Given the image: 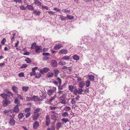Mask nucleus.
Returning a JSON list of instances; mask_svg holds the SVG:
<instances>
[{
    "mask_svg": "<svg viewBox=\"0 0 130 130\" xmlns=\"http://www.w3.org/2000/svg\"><path fill=\"white\" fill-rule=\"evenodd\" d=\"M25 61L27 63H29L31 62L32 61L29 58H27Z\"/></svg>",
    "mask_w": 130,
    "mask_h": 130,
    "instance_id": "f704fd0d",
    "label": "nucleus"
},
{
    "mask_svg": "<svg viewBox=\"0 0 130 130\" xmlns=\"http://www.w3.org/2000/svg\"><path fill=\"white\" fill-rule=\"evenodd\" d=\"M6 94L7 95V98H9L11 99L13 97V94L11 92L8 91L6 92Z\"/></svg>",
    "mask_w": 130,
    "mask_h": 130,
    "instance_id": "39448f33",
    "label": "nucleus"
},
{
    "mask_svg": "<svg viewBox=\"0 0 130 130\" xmlns=\"http://www.w3.org/2000/svg\"><path fill=\"white\" fill-rule=\"evenodd\" d=\"M30 114L31 113L30 112L26 113L25 115L26 118H27L28 117H29L30 116Z\"/></svg>",
    "mask_w": 130,
    "mask_h": 130,
    "instance_id": "864d4df0",
    "label": "nucleus"
},
{
    "mask_svg": "<svg viewBox=\"0 0 130 130\" xmlns=\"http://www.w3.org/2000/svg\"><path fill=\"white\" fill-rule=\"evenodd\" d=\"M6 41V39L4 38L2 41L1 43L3 45H4Z\"/></svg>",
    "mask_w": 130,
    "mask_h": 130,
    "instance_id": "c03bdc74",
    "label": "nucleus"
},
{
    "mask_svg": "<svg viewBox=\"0 0 130 130\" xmlns=\"http://www.w3.org/2000/svg\"><path fill=\"white\" fill-rule=\"evenodd\" d=\"M35 77L36 78H39L41 76V74L39 73H38L37 74H36Z\"/></svg>",
    "mask_w": 130,
    "mask_h": 130,
    "instance_id": "72a5a7b5",
    "label": "nucleus"
},
{
    "mask_svg": "<svg viewBox=\"0 0 130 130\" xmlns=\"http://www.w3.org/2000/svg\"><path fill=\"white\" fill-rule=\"evenodd\" d=\"M51 128V130H55V126L53 125H52Z\"/></svg>",
    "mask_w": 130,
    "mask_h": 130,
    "instance_id": "052dcab7",
    "label": "nucleus"
},
{
    "mask_svg": "<svg viewBox=\"0 0 130 130\" xmlns=\"http://www.w3.org/2000/svg\"><path fill=\"white\" fill-rule=\"evenodd\" d=\"M39 113L34 115L33 116V120L35 121L37 120L39 118Z\"/></svg>",
    "mask_w": 130,
    "mask_h": 130,
    "instance_id": "2eb2a0df",
    "label": "nucleus"
},
{
    "mask_svg": "<svg viewBox=\"0 0 130 130\" xmlns=\"http://www.w3.org/2000/svg\"><path fill=\"white\" fill-rule=\"evenodd\" d=\"M36 43L35 42L34 43L32 44L31 45V46L30 48L31 49H34L36 47Z\"/></svg>",
    "mask_w": 130,
    "mask_h": 130,
    "instance_id": "c85d7f7f",
    "label": "nucleus"
},
{
    "mask_svg": "<svg viewBox=\"0 0 130 130\" xmlns=\"http://www.w3.org/2000/svg\"><path fill=\"white\" fill-rule=\"evenodd\" d=\"M12 89L13 91L15 93H17L18 92V88L17 87L13 86L12 87Z\"/></svg>",
    "mask_w": 130,
    "mask_h": 130,
    "instance_id": "ddd939ff",
    "label": "nucleus"
},
{
    "mask_svg": "<svg viewBox=\"0 0 130 130\" xmlns=\"http://www.w3.org/2000/svg\"><path fill=\"white\" fill-rule=\"evenodd\" d=\"M32 98L33 100L34 101H42V100H40V98L38 96H35L34 95L33 96Z\"/></svg>",
    "mask_w": 130,
    "mask_h": 130,
    "instance_id": "0eeeda50",
    "label": "nucleus"
},
{
    "mask_svg": "<svg viewBox=\"0 0 130 130\" xmlns=\"http://www.w3.org/2000/svg\"><path fill=\"white\" fill-rule=\"evenodd\" d=\"M74 99H72L71 101V103L72 105H74L76 103L75 101L74 100Z\"/></svg>",
    "mask_w": 130,
    "mask_h": 130,
    "instance_id": "bf43d9fd",
    "label": "nucleus"
},
{
    "mask_svg": "<svg viewBox=\"0 0 130 130\" xmlns=\"http://www.w3.org/2000/svg\"><path fill=\"white\" fill-rule=\"evenodd\" d=\"M15 34L13 33L12 34V38H11V40L15 38Z\"/></svg>",
    "mask_w": 130,
    "mask_h": 130,
    "instance_id": "69168bd1",
    "label": "nucleus"
},
{
    "mask_svg": "<svg viewBox=\"0 0 130 130\" xmlns=\"http://www.w3.org/2000/svg\"><path fill=\"white\" fill-rule=\"evenodd\" d=\"M41 46H37L36 47H35V52L38 53H40L41 50L42 49V48H41Z\"/></svg>",
    "mask_w": 130,
    "mask_h": 130,
    "instance_id": "423d86ee",
    "label": "nucleus"
},
{
    "mask_svg": "<svg viewBox=\"0 0 130 130\" xmlns=\"http://www.w3.org/2000/svg\"><path fill=\"white\" fill-rule=\"evenodd\" d=\"M73 58L74 60L77 61L79 59V57L77 55H75L73 56Z\"/></svg>",
    "mask_w": 130,
    "mask_h": 130,
    "instance_id": "412c9836",
    "label": "nucleus"
},
{
    "mask_svg": "<svg viewBox=\"0 0 130 130\" xmlns=\"http://www.w3.org/2000/svg\"><path fill=\"white\" fill-rule=\"evenodd\" d=\"M50 70V69L47 67H45L41 69L40 71V73L43 74L44 73L47 72Z\"/></svg>",
    "mask_w": 130,
    "mask_h": 130,
    "instance_id": "f257e3e1",
    "label": "nucleus"
},
{
    "mask_svg": "<svg viewBox=\"0 0 130 130\" xmlns=\"http://www.w3.org/2000/svg\"><path fill=\"white\" fill-rule=\"evenodd\" d=\"M46 98V97L45 96H44L43 95L42 96H40L41 99L40 100H42V101L44 99H45Z\"/></svg>",
    "mask_w": 130,
    "mask_h": 130,
    "instance_id": "5fc2aeb1",
    "label": "nucleus"
},
{
    "mask_svg": "<svg viewBox=\"0 0 130 130\" xmlns=\"http://www.w3.org/2000/svg\"><path fill=\"white\" fill-rule=\"evenodd\" d=\"M89 80L91 81H93L94 80V76L90 74L88 76Z\"/></svg>",
    "mask_w": 130,
    "mask_h": 130,
    "instance_id": "f3484780",
    "label": "nucleus"
},
{
    "mask_svg": "<svg viewBox=\"0 0 130 130\" xmlns=\"http://www.w3.org/2000/svg\"><path fill=\"white\" fill-rule=\"evenodd\" d=\"M56 98V96L55 95L53 96L52 98H51L50 100H49V101L50 102H51L52 101L54 100Z\"/></svg>",
    "mask_w": 130,
    "mask_h": 130,
    "instance_id": "13d9d810",
    "label": "nucleus"
},
{
    "mask_svg": "<svg viewBox=\"0 0 130 130\" xmlns=\"http://www.w3.org/2000/svg\"><path fill=\"white\" fill-rule=\"evenodd\" d=\"M69 115L67 112H64L62 113V116L64 117L68 116Z\"/></svg>",
    "mask_w": 130,
    "mask_h": 130,
    "instance_id": "58836bf2",
    "label": "nucleus"
},
{
    "mask_svg": "<svg viewBox=\"0 0 130 130\" xmlns=\"http://www.w3.org/2000/svg\"><path fill=\"white\" fill-rule=\"evenodd\" d=\"M73 92V94L75 95H77V94L78 93V90H74Z\"/></svg>",
    "mask_w": 130,
    "mask_h": 130,
    "instance_id": "de8ad7c7",
    "label": "nucleus"
},
{
    "mask_svg": "<svg viewBox=\"0 0 130 130\" xmlns=\"http://www.w3.org/2000/svg\"><path fill=\"white\" fill-rule=\"evenodd\" d=\"M51 119L53 120L54 121H56V120L57 117L56 115H52L51 116Z\"/></svg>",
    "mask_w": 130,
    "mask_h": 130,
    "instance_id": "bb28decb",
    "label": "nucleus"
},
{
    "mask_svg": "<svg viewBox=\"0 0 130 130\" xmlns=\"http://www.w3.org/2000/svg\"><path fill=\"white\" fill-rule=\"evenodd\" d=\"M67 50L66 49H63L60 51L59 53L61 54H66L67 53Z\"/></svg>",
    "mask_w": 130,
    "mask_h": 130,
    "instance_id": "9b49d317",
    "label": "nucleus"
},
{
    "mask_svg": "<svg viewBox=\"0 0 130 130\" xmlns=\"http://www.w3.org/2000/svg\"><path fill=\"white\" fill-rule=\"evenodd\" d=\"M50 58L49 57L45 56L43 58V60L45 61H48Z\"/></svg>",
    "mask_w": 130,
    "mask_h": 130,
    "instance_id": "a19ab883",
    "label": "nucleus"
},
{
    "mask_svg": "<svg viewBox=\"0 0 130 130\" xmlns=\"http://www.w3.org/2000/svg\"><path fill=\"white\" fill-rule=\"evenodd\" d=\"M67 18L69 20H71L74 19L72 15H67Z\"/></svg>",
    "mask_w": 130,
    "mask_h": 130,
    "instance_id": "e433bc0d",
    "label": "nucleus"
},
{
    "mask_svg": "<svg viewBox=\"0 0 130 130\" xmlns=\"http://www.w3.org/2000/svg\"><path fill=\"white\" fill-rule=\"evenodd\" d=\"M40 108H37L35 109L34 111V113H36L39 111Z\"/></svg>",
    "mask_w": 130,
    "mask_h": 130,
    "instance_id": "603ef678",
    "label": "nucleus"
},
{
    "mask_svg": "<svg viewBox=\"0 0 130 130\" xmlns=\"http://www.w3.org/2000/svg\"><path fill=\"white\" fill-rule=\"evenodd\" d=\"M85 83L83 82H81L79 84V86L80 88H82L85 85Z\"/></svg>",
    "mask_w": 130,
    "mask_h": 130,
    "instance_id": "4be33fe9",
    "label": "nucleus"
},
{
    "mask_svg": "<svg viewBox=\"0 0 130 130\" xmlns=\"http://www.w3.org/2000/svg\"><path fill=\"white\" fill-rule=\"evenodd\" d=\"M38 68L37 67H36L32 69V71L33 72H35V70Z\"/></svg>",
    "mask_w": 130,
    "mask_h": 130,
    "instance_id": "0e129e2a",
    "label": "nucleus"
},
{
    "mask_svg": "<svg viewBox=\"0 0 130 130\" xmlns=\"http://www.w3.org/2000/svg\"><path fill=\"white\" fill-rule=\"evenodd\" d=\"M30 54L29 52H24L23 53V55H29Z\"/></svg>",
    "mask_w": 130,
    "mask_h": 130,
    "instance_id": "e2e57ef3",
    "label": "nucleus"
},
{
    "mask_svg": "<svg viewBox=\"0 0 130 130\" xmlns=\"http://www.w3.org/2000/svg\"><path fill=\"white\" fill-rule=\"evenodd\" d=\"M33 13L35 15L38 16L40 14V12L37 10H34Z\"/></svg>",
    "mask_w": 130,
    "mask_h": 130,
    "instance_id": "dca6fc26",
    "label": "nucleus"
},
{
    "mask_svg": "<svg viewBox=\"0 0 130 130\" xmlns=\"http://www.w3.org/2000/svg\"><path fill=\"white\" fill-rule=\"evenodd\" d=\"M78 91V94H82V92L83 91V89L81 88H80L79 89Z\"/></svg>",
    "mask_w": 130,
    "mask_h": 130,
    "instance_id": "09e8293b",
    "label": "nucleus"
},
{
    "mask_svg": "<svg viewBox=\"0 0 130 130\" xmlns=\"http://www.w3.org/2000/svg\"><path fill=\"white\" fill-rule=\"evenodd\" d=\"M11 102L9 101L8 99L7 98L5 99V100L3 101L2 102V104L3 106H6L10 104Z\"/></svg>",
    "mask_w": 130,
    "mask_h": 130,
    "instance_id": "f03ea898",
    "label": "nucleus"
},
{
    "mask_svg": "<svg viewBox=\"0 0 130 130\" xmlns=\"http://www.w3.org/2000/svg\"><path fill=\"white\" fill-rule=\"evenodd\" d=\"M24 116V115L23 113H19L18 116V118L19 120L22 119Z\"/></svg>",
    "mask_w": 130,
    "mask_h": 130,
    "instance_id": "5701e85b",
    "label": "nucleus"
},
{
    "mask_svg": "<svg viewBox=\"0 0 130 130\" xmlns=\"http://www.w3.org/2000/svg\"><path fill=\"white\" fill-rule=\"evenodd\" d=\"M69 90L71 92L73 91V86L70 85L68 86Z\"/></svg>",
    "mask_w": 130,
    "mask_h": 130,
    "instance_id": "cd10ccee",
    "label": "nucleus"
},
{
    "mask_svg": "<svg viewBox=\"0 0 130 130\" xmlns=\"http://www.w3.org/2000/svg\"><path fill=\"white\" fill-rule=\"evenodd\" d=\"M54 74L51 72H48L47 75V76L48 77H52L54 75Z\"/></svg>",
    "mask_w": 130,
    "mask_h": 130,
    "instance_id": "c756f323",
    "label": "nucleus"
},
{
    "mask_svg": "<svg viewBox=\"0 0 130 130\" xmlns=\"http://www.w3.org/2000/svg\"><path fill=\"white\" fill-rule=\"evenodd\" d=\"M54 92L53 91H52V90L51 89L48 90L47 92L48 95L50 96L52 95Z\"/></svg>",
    "mask_w": 130,
    "mask_h": 130,
    "instance_id": "a878e982",
    "label": "nucleus"
},
{
    "mask_svg": "<svg viewBox=\"0 0 130 130\" xmlns=\"http://www.w3.org/2000/svg\"><path fill=\"white\" fill-rule=\"evenodd\" d=\"M66 63L65 62H63L61 60L59 62V64L61 65H65Z\"/></svg>",
    "mask_w": 130,
    "mask_h": 130,
    "instance_id": "8fccbe9b",
    "label": "nucleus"
},
{
    "mask_svg": "<svg viewBox=\"0 0 130 130\" xmlns=\"http://www.w3.org/2000/svg\"><path fill=\"white\" fill-rule=\"evenodd\" d=\"M34 3L35 4L38 6H41V3L38 0H35Z\"/></svg>",
    "mask_w": 130,
    "mask_h": 130,
    "instance_id": "393cba45",
    "label": "nucleus"
},
{
    "mask_svg": "<svg viewBox=\"0 0 130 130\" xmlns=\"http://www.w3.org/2000/svg\"><path fill=\"white\" fill-rule=\"evenodd\" d=\"M42 55H43L44 56H45L47 57L48 56H49L50 55V54L48 53H43L42 54Z\"/></svg>",
    "mask_w": 130,
    "mask_h": 130,
    "instance_id": "37998d69",
    "label": "nucleus"
},
{
    "mask_svg": "<svg viewBox=\"0 0 130 130\" xmlns=\"http://www.w3.org/2000/svg\"><path fill=\"white\" fill-rule=\"evenodd\" d=\"M61 47L62 44H58L57 45H56L54 47V49L55 50H58L60 49Z\"/></svg>",
    "mask_w": 130,
    "mask_h": 130,
    "instance_id": "4468645a",
    "label": "nucleus"
},
{
    "mask_svg": "<svg viewBox=\"0 0 130 130\" xmlns=\"http://www.w3.org/2000/svg\"><path fill=\"white\" fill-rule=\"evenodd\" d=\"M15 121L12 118H10L9 119V124L13 126L15 123Z\"/></svg>",
    "mask_w": 130,
    "mask_h": 130,
    "instance_id": "1a4fd4ad",
    "label": "nucleus"
},
{
    "mask_svg": "<svg viewBox=\"0 0 130 130\" xmlns=\"http://www.w3.org/2000/svg\"><path fill=\"white\" fill-rule=\"evenodd\" d=\"M61 21H64L67 18L66 17H64L63 16L60 17H59Z\"/></svg>",
    "mask_w": 130,
    "mask_h": 130,
    "instance_id": "ea45409f",
    "label": "nucleus"
},
{
    "mask_svg": "<svg viewBox=\"0 0 130 130\" xmlns=\"http://www.w3.org/2000/svg\"><path fill=\"white\" fill-rule=\"evenodd\" d=\"M53 72L56 75L55 77H57V75L58 74L59 71L58 70L55 69L54 70Z\"/></svg>",
    "mask_w": 130,
    "mask_h": 130,
    "instance_id": "7c9ffc66",
    "label": "nucleus"
},
{
    "mask_svg": "<svg viewBox=\"0 0 130 130\" xmlns=\"http://www.w3.org/2000/svg\"><path fill=\"white\" fill-rule=\"evenodd\" d=\"M29 88L28 86H23L22 88V89L23 91L26 92L28 90Z\"/></svg>",
    "mask_w": 130,
    "mask_h": 130,
    "instance_id": "b1692460",
    "label": "nucleus"
},
{
    "mask_svg": "<svg viewBox=\"0 0 130 130\" xmlns=\"http://www.w3.org/2000/svg\"><path fill=\"white\" fill-rule=\"evenodd\" d=\"M0 96L4 99H7V95L5 93H3L0 94Z\"/></svg>",
    "mask_w": 130,
    "mask_h": 130,
    "instance_id": "a211bd4d",
    "label": "nucleus"
},
{
    "mask_svg": "<svg viewBox=\"0 0 130 130\" xmlns=\"http://www.w3.org/2000/svg\"><path fill=\"white\" fill-rule=\"evenodd\" d=\"M14 2L17 3H20L21 2V0H14Z\"/></svg>",
    "mask_w": 130,
    "mask_h": 130,
    "instance_id": "680f3d73",
    "label": "nucleus"
},
{
    "mask_svg": "<svg viewBox=\"0 0 130 130\" xmlns=\"http://www.w3.org/2000/svg\"><path fill=\"white\" fill-rule=\"evenodd\" d=\"M60 100L61 101L60 102V103L63 104H65L67 103L66 102V101L65 100V99H61Z\"/></svg>",
    "mask_w": 130,
    "mask_h": 130,
    "instance_id": "c9c22d12",
    "label": "nucleus"
},
{
    "mask_svg": "<svg viewBox=\"0 0 130 130\" xmlns=\"http://www.w3.org/2000/svg\"><path fill=\"white\" fill-rule=\"evenodd\" d=\"M30 109L31 108H26V109L25 110V112H28L29 111H30Z\"/></svg>",
    "mask_w": 130,
    "mask_h": 130,
    "instance_id": "6e6d98bb",
    "label": "nucleus"
},
{
    "mask_svg": "<svg viewBox=\"0 0 130 130\" xmlns=\"http://www.w3.org/2000/svg\"><path fill=\"white\" fill-rule=\"evenodd\" d=\"M63 123H62L61 122H59L56 124V127L57 129H59L60 128L62 127Z\"/></svg>",
    "mask_w": 130,
    "mask_h": 130,
    "instance_id": "f8f14e48",
    "label": "nucleus"
},
{
    "mask_svg": "<svg viewBox=\"0 0 130 130\" xmlns=\"http://www.w3.org/2000/svg\"><path fill=\"white\" fill-rule=\"evenodd\" d=\"M36 74L35 72H31L30 73V75L31 76H32Z\"/></svg>",
    "mask_w": 130,
    "mask_h": 130,
    "instance_id": "338daca9",
    "label": "nucleus"
},
{
    "mask_svg": "<svg viewBox=\"0 0 130 130\" xmlns=\"http://www.w3.org/2000/svg\"><path fill=\"white\" fill-rule=\"evenodd\" d=\"M71 109V108L69 106L66 107L64 108V110L65 111H69Z\"/></svg>",
    "mask_w": 130,
    "mask_h": 130,
    "instance_id": "4c0bfd02",
    "label": "nucleus"
},
{
    "mask_svg": "<svg viewBox=\"0 0 130 130\" xmlns=\"http://www.w3.org/2000/svg\"><path fill=\"white\" fill-rule=\"evenodd\" d=\"M5 65V62H4L3 63H0V67H2L3 66Z\"/></svg>",
    "mask_w": 130,
    "mask_h": 130,
    "instance_id": "774afa93",
    "label": "nucleus"
},
{
    "mask_svg": "<svg viewBox=\"0 0 130 130\" xmlns=\"http://www.w3.org/2000/svg\"><path fill=\"white\" fill-rule=\"evenodd\" d=\"M66 84L64 83L63 84L62 86L59 85V86H58V89L60 90H62L64 87H66Z\"/></svg>",
    "mask_w": 130,
    "mask_h": 130,
    "instance_id": "aec40b11",
    "label": "nucleus"
},
{
    "mask_svg": "<svg viewBox=\"0 0 130 130\" xmlns=\"http://www.w3.org/2000/svg\"><path fill=\"white\" fill-rule=\"evenodd\" d=\"M19 76L20 77H24V75L23 72H21L19 74Z\"/></svg>",
    "mask_w": 130,
    "mask_h": 130,
    "instance_id": "79ce46f5",
    "label": "nucleus"
},
{
    "mask_svg": "<svg viewBox=\"0 0 130 130\" xmlns=\"http://www.w3.org/2000/svg\"><path fill=\"white\" fill-rule=\"evenodd\" d=\"M67 94H62L59 98V99H65L66 98Z\"/></svg>",
    "mask_w": 130,
    "mask_h": 130,
    "instance_id": "6ab92c4d",
    "label": "nucleus"
},
{
    "mask_svg": "<svg viewBox=\"0 0 130 130\" xmlns=\"http://www.w3.org/2000/svg\"><path fill=\"white\" fill-rule=\"evenodd\" d=\"M27 66V65L26 64H23L22 66L21 67V68H26Z\"/></svg>",
    "mask_w": 130,
    "mask_h": 130,
    "instance_id": "4d7b16f0",
    "label": "nucleus"
},
{
    "mask_svg": "<svg viewBox=\"0 0 130 130\" xmlns=\"http://www.w3.org/2000/svg\"><path fill=\"white\" fill-rule=\"evenodd\" d=\"M33 128L34 129H37L39 126V124L38 122L36 121L33 124Z\"/></svg>",
    "mask_w": 130,
    "mask_h": 130,
    "instance_id": "9d476101",
    "label": "nucleus"
},
{
    "mask_svg": "<svg viewBox=\"0 0 130 130\" xmlns=\"http://www.w3.org/2000/svg\"><path fill=\"white\" fill-rule=\"evenodd\" d=\"M90 83L89 81H87L86 82V86L87 87H89L90 86Z\"/></svg>",
    "mask_w": 130,
    "mask_h": 130,
    "instance_id": "a18cd8bd",
    "label": "nucleus"
},
{
    "mask_svg": "<svg viewBox=\"0 0 130 130\" xmlns=\"http://www.w3.org/2000/svg\"><path fill=\"white\" fill-rule=\"evenodd\" d=\"M70 59L69 56H64L62 58V59L64 60H69Z\"/></svg>",
    "mask_w": 130,
    "mask_h": 130,
    "instance_id": "473e14b6",
    "label": "nucleus"
},
{
    "mask_svg": "<svg viewBox=\"0 0 130 130\" xmlns=\"http://www.w3.org/2000/svg\"><path fill=\"white\" fill-rule=\"evenodd\" d=\"M57 79V80L59 82V85H60L61 83V79L59 77H58Z\"/></svg>",
    "mask_w": 130,
    "mask_h": 130,
    "instance_id": "3c124183",
    "label": "nucleus"
},
{
    "mask_svg": "<svg viewBox=\"0 0 130 130\" xmlns=\"http://www.w3.org/2000/svg\"><path fill=\"white\" fill-rule=\"evenodd\" d=\"M26 100L27 101L32 102L33 101V98L27 97L26 98Z\"/></svg>",
    "mask_w": 130,
    "mask_h": 130,
    "instance_id": "2f4dec72",
    "label": "nucleus"
},
{
    "mask_svg": "<svg viewBox=\"0 0 130 130\" xmlns=\"http://www.w3.org/2000/svg\"><path fill=\"white\" fill-rule=\"evenodd\" d=\"M20 105V103H18L17 105L13 109V112H15L16 113H17L19 112V109L18 107V106Z\"/></svg>",
    "mask_w": 130,
    "mask_h": 130,
    "instance_id": "20e7f679",
    "label": "nucleus"
},
{
    "mask_svg": "<svg viewBox=\"0 0 130 130\" xmlns=\"http://www.w3.org/2000/svg\"><path fill=\"white\" fill-rule=\"evenodd\" d=\"M52 64V67H55L57 66V61L55 60H52L51 62Z\"/></svg>",
    "mask_w": 130,
    "mask_h": 130,
    "instance_id": "6e6552de",
    "label": "nucleus"
},
{
    "mask_svg": "<svg viewBox=\"0 0 130 130\" xmlns=\"http://www.w3.org/2000/svg\"><path fill=\"white\" fill-rule=\"evenodd\" d=\"M61 121L64 122L65 123H66V122L69 121L67 119L63 118L61 120Z\"/></svg>",
    "mask_w": 130,
    "mask_h": 130,
    "instance_id": "49530a36",
    "label": "nucleus"
},
{
    "mask_svg": "<svg viewBox=\"0 0 130 130\" xmlns=\"http://www.w3.org/2000/svg\"><path fill=\"white\" fill-rule=\"evenodd\" d=\"M50 119L49 116L47 115L46 117L45 125L46 126H48L50 123Z\"/></svg>",
    "mask_w": 130,
    "mask_h": 130,
    "instance_id": "7ed1b4c3",
    "label": "nucleus"
}]
</instances>
